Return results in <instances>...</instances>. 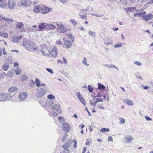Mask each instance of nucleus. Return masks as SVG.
Wrapping results in <instances>:
<instances>
[{
    "label": "nucleus",
    "instance_id": "f257e3e1",
    "mask_svg": "<svg viewBox=\"0 0 153 153\" xmlns=\"http://www.w3.org/2000/svg\"><path fill=\"white\" fill-rule=\"evenodd\" d=\"M0 96L1 97V100L0 101L2 102H5L10 99L11 97V95L8 93H4L1 92L0 93Z\"/></svg>",
    "mask_w": 153,
    "mask_h": 153
},
{
    "label": "nucleus",
    "instance_id": "f03ea898",
    "mask_svg": "<svg viewBox=\"0 0 153 153\" xmlns=\"http://www.w3.org/2000/svg\"><path fill=\"white\" fill-rule=\"evenodd\" d=\"M34 43L31 41H29L28 42L27 45L24 44L23 45L27 48V50L30 51H32L33 50H35L38 49V48L36 47L33 46Z\"/></svg>",
    "mask_w": 153,
    "mask_h": 153
},
{
    "label": "nucleus",
    "instance_id": "7ed1b4c3",
    "mask_svg": "<svg viewBox=\"0 0 153 153\" xmlns=\"http://www.w3.org/2000/svg\"><path fill=\"white\" fill-rule=\"evenodd\" d=\"M57 31L60 33H64L67 31L68 29L64 27L62 24L59 25L57 24Z\"/></svg>",
    "mask_w": 153,
    "mask_h": 153
},
{
    "label": "nucleus",
    "instance_id": "20e7f679",
    "mask_svg": "<svg viewBox=\"0 0 153 153\" xmlns=\"http://www.w3.org/2000/svg\"><path fill=\"white\" fill-rule=\"evenodd\" d=\"M76 95L77 97L78 100L85 106L86 105V102L82 95L79 92H77L76 93Z\"/></svg>",
    "mask_w": 153,
    "mask_h": 153
},
{
    "label": "nucleus",
    "instance_id": "39448f33",
    "mask_svg": "<svg viewBox=\"0 0 153 153\" xmlns=\"http://www.w3.org/2000/svg\"><path fill=\"white\" fill-rule=\"evenodd\" d=\"M31 4V2L30 0H22L21 2V6L28 7Z\"/></svg>",
    "mask_w": 153,
    "mask_h": 153
},
{
    "label": "nucleus",
    "instance_id": "423d86ee",
    "mask_svg": "<svg viewBox=\"0 0 153 153\" xmlns=\"http://www.w3.org/2000/svg\"><path fill=\"white\" fill-rule=\"evenodd\" d=\"M62 128L63 130L66 132L69 131L71 129L69 124L66 123L63 124Z\"/></svg>",
    "mask_w": 153,
    "mask_h": 153
},
{
    "label": "nucleus",
    "instance_id": "0eeeda50",
    "mask_svg": "<svg viewBox=\"0 0 153 153\" xmlns=\"http://www.w3.org/2000/svg\"><path fill=\"white\" fill-rule=\"evenodd\" d=\"M46 93V91L44 89H41L38 91L37 97L38 98H41L43 97Z\"/></svg>",
    "mask_w": 153,
    "mask_h": 153
},
{
    "label": "nucleus",
    "instance_id": "6e6552de",
    "mask_svg": "<svg viewBox=\"0 0 153 153\" xmlns=\"http://www.w3.org/2000/svg\"><path fill=\"white\" fill-rule=\"evenodd\" d=\"M16 6V3L14 0H9L8 2V8L10 9H13Z\"/></svg>",
    "mask_w": 153,
    "mask_h": 153
},
{
    "label": "nucleus",
    "instance_id": "1a4fd4ad",
    "mask_svg": "<svg viewBox=\"0 0 153 153\" xmlns=\"http://www.w3.org/2000/svg\"><path fill=\"white\" fill-rule=\"evenodd\" d=\"M56 48L55 47L52 49L51 52L49 53V57H56L57 52Z\"/></svg>",
    "mask_w": 153,
    "mask_h": 153
},
{
    "label": "nucleus",
    "instance_id": "9d476101",
    "mask_svg": "<svg viewBox=\"0 0 153 153\" xmlns=\"http://www.w3.org/2000/svg\"><path fill=\"white\" fill-rule=\"evenodd\" d=\"M143 18L146 21H148L153 18V15L152 14H149L145 15H143Z\"/></svg>",
    "mask_w": 153,
    "mask_h": 153
},
{
    "label": "nucleus",
    "instance_id": "9b49d317",
    "mask_svg": "<svg viewBox=\"0 0 153 153\" xmlns=\"http://www.w3.org/2000/svg\"><path fill=\"white\" fill-rule=\"evenodd\" d=\"M63 40L64 41V46L65 48H70L72 45V44L70 41H69L65 39Z\"/></svg>",
    "mask_w": 153,
    "mask_h": 153
},
{
    "label": "nucleus",
    "instance_id": "f8f14e48",
    "mask_svg": "<svg viewBox=\"0 0 153 153\" xmlns=\"http://www.w3.org/2000/svg\"><path fill=\"white\" fill-rule=\"evenodd\" d=\"M57 25V23H54L53 24H48L47 25L46 28L47 30H53L56 28V26Z\"/></svg>",
    "mask_w": 153,
    "mask_h": 153
},
{
    "label": "nucleus",
    "instance_id": "ddd939ff",
    "mask_svg": "<svg viewBox=\"0 0 153 153\" xmlns=\"http://www.w3.org/2000/svg\"><path fill=\"white\" fill-rule=\"evenodd\" d=\"M41 52L44 55L49 56V51L46 47H45L42 48L41 50Z\"/></svg>",
    "mask_w": 153,
    "mask_h": 153
},
{
    "label": "nucleus",
    "instance_id": "4468645a",
    "mask_svg": "<svg viewBox=\"0 0 153 153\" xmlns=\"http://www.w3.org/2000/svg\"><path fill=\"white\" fill-rule=\"evenodd\" d=\"M27 94L25 92H23L19 94V98L21 100H24L26 98Z\"/></svg>",
    "mask_w": 153,
    "mask_h": 153
},
{
    "label": "nucleus",
    "instance_id": "2eb2a0df",
    "mask_svg": "<svg viewBox=\"0 0 153 153\" xmlns=\"http://www.w3.org/2000/svg\"><path fill=\"white\" fill-rule=\"evenodd\" d=\"M7 6V3L5 0H0V7L4 8Z\"/></svg>",
    "mask_w": 153,
    "mask_h": 153
},
{
    "label": "nucleus",
    "instance_id": "dca6fc26",
    "mask_svg": "<svg viewBox=\"0 0 153 153\" xmlns=\"http://www.w3.org/2000/svg\"><path fill=\"white\" fill-rule=\"evenodd\" d=\"M22 36H14L13 38L12 42L13 43L18 42L22 39Z\"/></svg>",
    "mask_w": 153,
    "mask_h": 153
},
{
    "label": "nucleus",
    "instance_id": "f3484780",
    "mask_svg": "<svg viewBox=\"0 0 153 153\" xmlns=\"http://www.w3.org/2000/svg\"><path fill=\"white\" fill-rule=\"evenodd\" d=\"M41 10L42 13L45 14L48 13L50 11V9L46 7H41Z\"/></svg>",
    "mask_w": 153,
    "mask_h": 153
},
{
    "label": "nucleus",
    "instance_id": "a211bd4d",
    "mask_svg": "<svg viewBox=\"0 0 153 153\" xmlns=\"http://www.w3.org/2000/svg\"><path fill=\"white\" fill-rule=\"evenodd\" d=\"M9 67V64L7 63H5L2 65L1 68L4 71H6L8 70Z\"/></svg>",
    "mask_w": 153,
    "mask_h": 153
},
{
    "label": "nucleus",
    "instance_id": "6ab92c4d",
    "mask_svg": "<svg viewBox=\"0 0 153 153\" xmlns=\"http://www.w3.org/2000/svg\"><path fill=\"white\" fill-rule=\"evenodd\" d=\"M103 66H105L109 68H116L118 71H119L118 68L115 65L112 64H105Z\"/></svg>",
    "mask_w": 153,
    "mask_h": 153
},
{
    "label": "nucleus",
    "instance_id": "aec40b11",
    "mask_svg": "<svg viewBox=\"0 0 153 153\" xmlns=\"http://www.w3.org/2000/svg\"><path fill=\"white\" fill-rule=\"evenodd\" d=\"M2 19H3L4 21L7 22L8 23H11L13 22V19H10L7 18L3 17L2 15H0V20H1Z\"/></svg>",
    "mask_w": 153,
    "mask_h": 153
},
{
    "label": "nucleus",
    "instance_id": "412c9836",
    "mask_svg": "<svg viewBox=\"0 0 153 153\" xmlns=\"http://www.w3.org/2000/svg\"><path fill=\"white\" fill-rule=\"evenodd\" d=\"M125 10L128 13V12H133L134 10H137V9L135 7H129L125 8Z\"/></svg>",
    "mask_w": 153,
    "mask_h": 153
},
{
    "label": "nucleus",
    "instance_id": "4be33fe9",
    "mask_svg": "<svg viewBox=\"0 0 153 153\" xmlns=\"http://www.w3.org/2000/svg\"><path fill=\"white\" fill-rule=\"evenodd\" d=\"M124 138L127 142L130 143H131L132 140L133 139L132 136L131 135H127Z\"/></svg>",
    "mask_w": 153,
    "mask_h": 153
},
{
    "label": "nucleus",
    "instance_id": "5701e85b",
    "mask_svg": "<svg viewBox=\"0 0 153 153\" xmlns=\"http://www.w3.org/2000/svg\"><path fill=\"white\" fill-rule=\"evenodd\" d=\"M68 140H69L62 146L63 148L65 149L66 150L67 148H69L71 145L70 142Z\"/></svg>",
    "mask_w": 153,
    "mask_h": 153
},
{
    "label": "nucleus",
    "instance_id": "b1692460",
    "mask_svg": "<svg viewBox=\"0 0 153 153\" xmlns=\"http://www.w3.org/2000/svg\"><path fill=\"white\" fill-rule=\"evenodd\" d=\"M16 28H17L19 29H22L24 27V24L21 22H18L16 24Z\"/></svg>",
    "mask_w": 153,
    "mask_h": 153
},
{
    "label": "nucleus",
    "instance_id": "393cba45",
    "mask_svg": "<svg viewBox=\"0 0 153 153\" xmlns=\"http://www.w3.org/2000/svg\"><path fill=\"white\" fill-rule=\"evenodd\" d=\"M17 89L15 87H11L8 89L9 92L11 93H15L17 91Z\"/></svg>",
    "mask_w": 153,
    "mask_h": 153
},
{
    "label": "nucleus",
    "instance_id": "a878e982",
    "mask_svg": "<svg viewBox=\"0 0 153 153\" xmlns=\"http://www.w3.org/2000/svg\"><path fill=\"white\" fill-rule=\"evenodd\" d=\"M56 112H53V115L54 116H56L57 114H59L62 112L60 108H59L57 109H56Z\"/></svg>",
    "mask_w": 153,
    "mask_h": 153
},
{
    "label": "nucleus",
    "instance_id": "bb28decb",
    "mask_svg": "<svg viewBox=\"0 0 153 153\" xmlns=\"http://www.w3.org/2000/svg\"><path fill=\"white\" fill-rule=\"evenodd\" d=\"M47 25L46 26L45 23L43 22H42L39 24L38 25V27L39 29H44L46 28Z\"/></svg>",
    "mask_w": 153,
    "mask_h": 153
},
{
    "label": "nucleus",
    "instance_id": "cd10ccee",
    "mask_svg": "<svg viewBox=\"0 0 153 153\" xmlns=\"http://www.w3.org/2000/svg\"><path fill=\"white\" fill-rule=\"evenodd\" d=\"M41 8V7L40 6H35L33 8V10L35 12L38 13L39 12Z\"/></svg>",
    "mask_w": 153,
    "mask_h": 153
},
{
    "label": "nucleus",
    "instance_id": "c85d7f7f",
    "mask_svg": "<svg viewBox=\"0 0 153 153\" xmlns=\"http://www.w3.org/2000/svg\"><path fill=\"white\" fill-rule=\"evenodd\" d=\"M0 36L4 37V38H7L8 36V34L6 32H0Z\"/></svg>",
    "mask_w": 153,
    "mask_h": 153
},
{
    "label": "nucleus",
    "instance_id": "c756f323",
    "mask_svg": "<svg viewBox=\"0 0 153 153\" xmlns=\"http://www.w3.org/2000/svg\"><path fill=\"white\" fill-rule=\"evenodd\" d=\"M97 84L98 88L99 89H102L103 91L105 90V87L103 85H102L100 83H98Z\"/></svg>",
    "mask_w": 153,
    "mask_h": 153
},
{
    "label": "nucleus",
    "instance_id": "7c9ffc66",
    "mask_svg": "<svg viewBox=\"0 0 153 153\" xmlns=\"http://www.w3.org/2000/svg\"><path fill=\"white\" fill-rule=\"evenodd\" d=\"M125 102L127 105H129L132 106L134 104L132 101L131 100L126 99L125 100Z\"/></svg>",
    "mask_w": 153,
    "mask_h": 153
},
{
    "label": "nucleus",
    "instance_id": "2f4dec72",
    "mask_svg": "<svg viewBox=\"0 0 153 153\" xmlns=\"http://www.w3.org/2000/svg\"><path fill=\"white\" fill-rule=\"evenodd\" d=\"M146 13V12L145 11L142 12V13H135L134 15V17L140 16H142L145 14Z\"/></svg>",
    "mask_w": 153,
    "mask_h": 153
},
{
    "label": "nucleus",
    "instance_id": "473e14b6",
    "mask_svg": "<svg viewBox=\"0 0 153 153\" xmlns=\"http://www.w3.org/2000/svg\"><path fill=\"white\" fill-rule=\"evenodd\" d=\"M60 106L59 104H55L52 106L51 109L52 110H55L59 108H60Z\"/></svg>",
    "mask_w": 153,
    "mask_h": 153
},
{
    "label": "nucleus",
    "instance_id": "72a5a7b5",
    "mask_svg": "<svg viewBox=\"0 0 153 153\" xmlns=\"http://www.w3.org/2000/svg\"><path fill=\"white\" fill-rule=\"evenodd\" d=\"M47 98L50 100H54L55 99V97L54 96L51 94H50L47 96Z\"/></svg>",
    "mask_w": 153,
    "mask_h": 153
},
{
    "label": "nucleus",
    "instance_id": "f704fd0d",
    "mask_svg": "<svg viewBox=\"0 0 153 153\" xmlns=\"http://www.w3.org/2000/svg\"><path fill=\"white\" fill-rule=\"evenodd\" d=\"M15 71L16 74L17 75H19L21 71V70L19 68L17 67L15 69Z\"/></svg>",
    "mask_w": 153,
    "mask_h": 153
},
{
    "label": "nucleus",
    "instance_id": "c9c22d12",
    "mask_svg": "<svg viewBox=\"0 0 153 153\" xmlns=\"http://www.w3.org/2000/svg\"><path fill=\"white\" fill-rule=\"evenodd\" d=\"M110 130L109 128H101L100 130V131L102 132H108Z\"/></svg>",
    "mask_w": 153,
    "mask_h": 153
},
{
    "label": "nucleus",
    "instance_id": "e433bc0d",
    "mask_svg": "<svg viewBox=\"0 0 153 153\" xmlns=\"http://www.w3.org/2000/svg\"><path fill=\"white\" fill-rule=\"evenodd\" d=\"M36 85L37 87H39L40 85V81L37 79H36Z\"/></svg>",
    "mask_w": 153,
    "mask_h": 153
},
{
    "label": "nucleus",
    "instance_id": "4c0bfd02",
    "mask_svg": "<svg viewBox=\"0 0 153 153\" xmlns=\"http://www.w3.org/2000/svg\"><path fill=\"white\" fill-rule=\"evenodd\" d=\"M86 62H87L86 59V58L84 57L83 59V60L82 61V63L87 66H88L89 65V64L87 63Z\"/></svg>",
    "mask_w": 153,
    "mask_h": 153
},
{
    "label": "nucleus",
    "instance_id": "58836bf2",
    "mask_svg": "<svg viewBox=\"0 0 153 153\" xmlns=\"http://www.w3.org/2000/svg\"><path fill=\"white\" fill-rule=\"evenodd\" d=\"M70 21L74 26H75L76 25L77 22L75 20L71 19L70 20Z\"/></svg>",
    "mask_w": 153,
    "mask_h": 153
},
{
    "label": "nucleus",
    "instance_id": "ea45409f",
    "mask_svg": "<svg viewBox=\"0 0 153 153\" xmlns=\"http://www.w3.org/2000/svg\"><path fill=\"white\" fill-rule=\"evenodd\" d=\"M120 121L119 122V124H124L125 120L122 118L120 119Z\"/></svg>",
    "mask_w": 153,
    "mask_h": 153
},
{
    "label": "nucleus",
    "instance_id": "a19ab883",
    "mask_svg": "<svg viewBox=\"0 0 153 153\" xmlns=\"http://www.w3.org/2000/svg\"><path fill=\"white\" fill-rule=\"evenodd\" d=\"M93 88L90 85H89L88 87V90L91 92L93 91Z\"/></svg>",
    "mask_w": 153,
    "mask_h": 153
},
{
    "label": "nucleus",
    "instance_id": "79ce46f5",
    "mask_svg": "<svg viewBox=\"0 0 153 153\" xmlns=\"http://www.w3.org/2000/svg\"><path fill=\"white\" fill-rule=\"evenodd\" d=\"M135 75L136 76V77L137 79H142V78L139 75V74L138 73H137L135 74Z\"/></svg>",
    "mask_w": 153,
    "mask_h": 153
},
{
    "label": "nucleus",
    "instance_id": "37998d69",
    "mask_svg": "<svg viewBox=\"0 0 153 153\" xmlns=\"http://www.w3.org/2000/svg\"><path fill=\"white\" fill-rule=\"evenodd\" d=\"M46 69L50 73H51V74H53V72L52 69L51 68H46Z\"/></svg>",
    "mask_w": 153,
    "mask_h": 153
},
{
    "label": "nucleus",
    "instance_id": "c03bdc74",
    "mask_svg": "<svg viewBox=\"0 0 153 153\" xmlns=\"http://www.w3.org/2000/svg\"><path fill=\"white\" fill-rule=\"evenodd\" d=\"M134 63L139 66H141L142 65V63L139 61H135Z\"/></svg>",
    "mask_w": 153,
    "mask_h": 153
},
{
    "label": "nucleus",
    "instance_id": "a18cd8bd",
    "mask_svg": "<svg viewBox=\"0 0 153 153\" xmlns=\"http://www.w3.org/2000/svg\"><path fill=\"white\" fill-rule=\"evenodd\" d=\"M90 102L91 105H93L94 106L96 105V104L97 102V101H95L94 102H93L92 100H90Z\"/></svg>",
    "mask_w": 153,
    "mask_h": 153
},
{
    "label": "nucleus",
    "instance_id": "49530a36",
    "mask_svg": "<svg viewBox=\"0 0 153 153\" xmlns=\"http://www.w3.org/2000/svg\"><path fill=\"white\" fill-rule=\"evenodd\" d=\"M32 27H34L35 28V29H31L33 31H36L37 30V27L35 25H34L33 26H32Z\"/></svg>",
    "mask_w": 153,
    "mask_h": 153
},
{
    "label": "nucleus",
    "instance_id": "de8ad7c7",
    "mask_svg": "<svg viewBox=\"0 0 153 153\" xmlns=\"http://www.w3.org/2000/svg\"><path fill=\"white\" fill-rule=\"evenodd\" d=\"M88 34L91 36H93L95 34V33L94 32H92L90 30L88 32Z\"/></svg>",
    "mask_w": 153,
    "mask_h": 153
},
{
    "label": "nucleus",
    "instance_id": "09e8293b",
    "mask_svg": "<svg viewBox=\"0 0 153 153\" xmlns=\"http://www.w3.org/2000/svg\"><path fill=\"white\" fill-rule=\"evenodd\" d=\"M122 47L121 43H120V44L115 45H114V47L115 48H120Z\"/></svg>",
    "mask_w": 153,
    "mask_h": 153
},
{
    "label": "nucleus",
    "instance_id": "8fccbe9b",
    "mask_svg": "<svg viewBox=\"0 0 153 153\" xmlns=\"http://www.w3.org/2000/svg\"><path fill=\"white\" fill-rule=\"evenodd\" d=\"M64 118L62 116H60L58 120L60 122L64 121Z\"/></svg>",
    "mask_w": 153,
    "mask_h": 153
},
{
    "label": "nucleus",
    "instance_id": "3c124183",
    "mask_svg": "<svg viewBox=\"0 0 153 153\" xmlns=\"http://www.w3.org/2000/svg\"><path fill=\"white\" fill-rule=\"evenodd\" d=\"M145 119L146 120L148 121V120H149V121H152V118H150L149 117H148V116H146L145 117Z\"/></svg>",
    "mask_w": 153,
    "mask_h": 153
},
{
    "label": "nucleus",
    "instance_id": "603ef678",
    "mask_svg": "<svg viewBox=\"0 0 153 153\" xmlns=\"http://www.w3.org/2000/svg\"><path fill=\"white\" fill-rule=\"evenodd\" d=\"M68 136V134H65V135L64 136V138L62 139V141L64 142L65 140H66L67 139V138H66V137H67Z\"/></svg>",
    "mask_w": 153,
    "mask_h": 153
},
{
    "label": "nucleus",
    "instance_id": "864d4df0",
    "mask_svg": "<svg viewBox=\"0 0 153 153\" xmlns=\"http://www.w3.org/2000/svg\"><path fill=\"white\" fill-rule=\"evenodd\" d=\"M56 43L58 45H62V43L60 40H57L56 41Z\"/></svg>",
    "mask_w": 153,
    "mask_h": 153
},
{
    "label": "nucleus",
    "instance_id": "5fc2aeb1",
    "mask_svg": "<svg viewBox=\"0 0 153 153\" xmlns=\"http://www.w3.org/2000/svg\"><path fill=\"white\" fill-rule=\"evenodd\" d=\"M102 96V94L100 93H98L97 94V96L96 97H100Z\"/></svg>",
    "mask_w": 153,
    "mask_h": 153
},
{
    "label": "nucleus",
    "instance_id": "6e6d98bb",
    "mask_svg": "<svg viewBox=\"0 0 153 153\" xmlns=\"http://www.w3.org/2000/svg\"><path fill=\"white\" fill-rule=\"evenodd\" d=\"M3 54L4 55H6L7 53V52L5 51V48H3Z\"/></svg>",
    "mask_w": 153,
    "mask_h": 153
},
{
    "label": "nucleus",
    "instance_id": "4d7b16f0",
    "mask_svg": "<svg viewBox=\"0 0 153 153\" xmlns=\"http://www.w3.org/2000/svg\"><path fill=\"white\" fill-rule=\"evenodd\" d=\"M19 64L17 62H15L14 63V67L18 66H19Z\"/></svg>",
    "mask_w": 153,
    "mask_h": 153
},
{
    "label": "nucleus",
    "instance_id": "13d9d810",
    "mask_svg": "<svg viewBox=\"0 0 153 153\" xmlns=\"http://www.w3.org/2000/svg\"><path fill=\"white\" fill-rule=\"evenodd\" d=\"M108 140L109 141H113V138L111 136H109L108 138Z\"/></svg>",
    "mask_w": 153,
    "mask_h": 153
},
{
    "label": "nucleus",
    "instance_id": "bf43d9fd",
    "mask_svg": "<svg viewBox=\"0 0 153 153\" xmlns=\"http://www.w3.org/2000/svg\"><path fill=\"white\" fill-rule=\"evenodd\" d=\"M135 10L136 11V12H137V13H141V12L143 11V10L140 9H138V10H137H137Z\"/></svg>",
    "mask_w": 153,
    "mask_h": 153
},
{
    "label": "nucleus",
    "instance_id": "052dcab7",
    "mask_svg": "<svg viewBox=\"0 0 153 153\" xmlns=\"http://www.w3.org/2000/svg\"><path fill=\"white\" fill-rule=\"evenodd\" d=\"M96 101L97 102H102L103 101L101 99H97L96 100Z\"/></svg>",
    "mask_w": 153,
    "mask_h": 153
},
{
    "label": "nucleus",
    "instance_id": "680f3d73",
    "mask_svg": "<svg viewBox=\"0 0 153 153\" xmlns=\"http://www.w3.org/2000/svg\"><path fill=\"white\" fill-rule=\"evenodd\" d=\"M63 60L65 64H66L67 63V61L66 59L64 58L63 57Z\"/></svg>",
    "mask_w": 153,
    "mask_h": 153
},
{
    "label": "nucleus",
    "instance_id": "e2e57ef3",
    "mask_svg": "<svg viewBox=\"0 0 153 153\" xmlns=\"http://www.w3.org/2000/svg\"><path fill=\"white\" fill-rule=\"evenodd\" d=\"M93 15L95 16H96L98 17H100L102 16L101 15H97L96 14H93Z\"/></svg>",
    "mask_w": 153,
    "mask_h": 153
},
{
    "label": "nucleus",
    "instance_id": "0e129e2a",
    "mask_svg": "<svg viewBox=\"0 0 153 153\" xmlns=\"http://www.w3.org/2000/svg\"><path fill=\"white\" fill-rule=\"evenodd\" d=\"M22 79L23 80H25L26 79V77L24 75L22 76Z\"/></svg>",
    "mask_w": 153,
    "mask_h": 153
},
{
    "label": "nucleus",
    "instance_id": "69168bd1",
    "mask_svg": "<svg viewBox=\"0 0 153 153\" xmlns=\"http://www.w3.org/2000/svg\"><path fill=\"white\" fill-rule=\"evenodd\" d=\"M77 142L76 141H74V147L75 148H76L77 147Z\"/></svg>",
    "mask_w": 153,
    "mask_h": 153
},
{
    "label": "nucleus",
    "instance_id": "338daca9",
    "mask_svg": "<svg viewBox=\"0 0 153 153\" xmlns=\"http://www.w3.org/2000/svg\"><path fill=\"white\" fill-rule=\"evenodd\" d=\"M89 129L90 132H91L93 130V127H91V126H89Z\"/></svg>",
    "mask_w": 153,
    "mask_h": 153
},
{
    "label": "nucleus",
    "instance_id": "774afa93",
    "mask_svg": "<svg viewBox=\"0 0 153 153\" xmlns=\"http://www.w3.org/2000/svg\"><path fill=\"white\" fill-rule=\"evenodd\" d=\"M70 151L69 149H67L64 152V153H69Z\"/></svg>",
    "mask_w": 153,
    "mask_h": 153
}]
</instances>
